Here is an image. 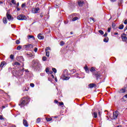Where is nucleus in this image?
Here are the masks:
<instances>
[{
  "mask_svg": "<svg viewBox=\"0 0 127 127\" xmlns=\"http://www.w3.org/2000/svg\"><path fill=\"white\" fill-rule=\"evenodd\" d=\"M30 101V98H29L28 96L23 97L21 99L19 103V106H20L21 108H23L25 105L28 104V102Z\"/></svg>",
  "mask_w": 127,
  "mask_h": 127,
  "instance_id": "nucleus-1",
  "label": "nucleus"
},
{
  "mask_svg": "<svg viewBox=\"0 0 127 127\" xmlns=\"http://www.w3.org/2000/svg\"><path fill=\"white\" fill-rule=\"evenodd\" d=\"M33 67L34 69H38L40 66V64L39 62L33 61Z\"/></svg>",
  "mask_w": 127,
  "mask_h": 127,
  "instance_id": "nucleus-2",
  "label": "nucleus"
},
{
  "mask_svg": "<svg viewBox=\"0 0 127 127\" xmlns=\"http://www.w3.org/2000/svg\"><path fill=\"white\" fill-rule=\"evenodd\" d=\"M119 115H120V113L118 111H115L113 112V116L112 117L113 120H117L118 117H119Z\"/></svg>",
  "mask_w": 127,
  "mask_h": 127,
  "instance_id": "nucleus-3",
  "label": "nucleus"
},
{
  "mask_svg": "<svg viewBox=\"0 0 127 127\" xmlns=\"http://www.w3.org/2000/svg\"><path fill=\"white\" fill-rule=\"evenodd\" d=\"M18 20H25L27 18L24 15H19L17 17Z\"/></svg>",
  "mask_w": 127,
  "mask_h": 127,
  "instance_id": "nucleus-4",
  "label": "nucleus"
},
{
  "mask_svg": "<svg viewBox=\"0 0 127 127\" xmlns=\"http://www.w3.org/2000/svg\"><path fill=\"white\" fill-rule=\"evenodd\" d=\"M6 15L8 20H9V21H10V20H13V17H12V16H11V15L9 14V12L8 11L7 12Z\"/></svg>",
  "mask_w": 127,
  "mask_h": 127,
  "instance_id": "nucleus-5",
  "label": "nucleus"
},
{
  "mask_svg": "<svg viewBox=\"0 0 127 127\" xmlns=\"http://www.w3.org/2000/svg\"><path fill=\"white\" fill-rule=\"evenodd\" d=\"M24 47L26 49H31V48H33V45H32V44H28L24 45Z\"/></svg>",
  "mask_w": 127,
  "mask_h": 127,
  "instance_id": "nucleus-6",
  "label": "nucleus"
},
{
  "mask_svg": "<svg viewBox=\"0 0 127 127\" xmlns=\"http://www.w3.org/2000/svg\"><path fill=\"white\" fill-rule=\"evenodd\" d=\"M39 10H40L39 8L38 7L35 8L33 9L32 12L33 13H38V11H39Z\"/></svg>",
  "mask_w": 127,
  "mask_h": 127,
  "instance_id": "nucleus-7",
  "label": "nucleus"
},
{
  "mask_svg": "<svg viewBox=\"0 0 127 127\" xmlns=\"http://www.w3.org/2000/svg\"><path fill=\"white\" fill-rule=\"evenodd\" d=\"M92 117L94 118V119H97L98 118V113L96 112H94L92 113Z\"/></svg>",
  "mask_w": 127,
  "mask_h": 127,
  "instance_id": "nucleus-8",
  "label": "nucleus"
},
{
  "mask_svg": "<svg viewBox=\"0 0 127 127\" xmlns=\"http://www.w3.org/2000/svg\"><path fill=\"white\" fill-rule=\"evenodd\" d=\"M62 79L63 80H69V79H70V77L66 76V75L65 74H63Z\"/></svg>",
  "mask_w": 127,
  "mask_h": 127,
  "instance_id": "nucleus-9",
  "label": "nucleus"
},
{
  "mask_svg": "<svg viewBox=\"0 0 127 127\" xmlns=\"http://www.w3.org/2000/svg\"><path fill=\"white\" fill-rule=\"evenodd\" d=\"M23 124L24 127H28V123H27V121H26V120H23Z\"/></svg>",
  "mask_w": 127,
  "mask_h": 127,
  "instance_id": "nucleus-10",
  "label": "nucleus"
},
{
  "mask_svg": "<svg viewBox=\"0 0 127 127\" xmlns=\"http://www.w3.org/2000/svg\"><path fill=\"white\" fill-rule=\"evenodd\" d=\"M95 75L96 77V80H98L100 77H101V74H100V72H97L95 74Z\"/></svg>",
  "mask_w": 127,
  "mask_h": 127,
  "instance_id": "nucleus-11",
  "label": "nucleus"
},
{
  "mask_svg": "<svg viewBox=\"0 0 127 127\" xmlns=\"http://www.w3.org/2000/svg\"><path fill=\"white\" fill-rule=\"evenodd\" d=\"M96 86V84L95 83H90L88 85L89 88L92 89V88H94V87Z\"/></svg>",
  "mask_w": 127,
  "mask_h": 127,
  "instance_id": "nucleus-12",
  "label": "nucleus"
},
{
  "mask_svg": "<svg viewBox=\"0 0 127 127\" xmlns=\"http://www.w3.org/2000/svg\"><path fill=\"white\" fill-rule=\"evenodd\" d=\"M13 66H20V64L17 62H15L12 64Z\"/></svg>",
  "mask_w": 127,
  "mask_h": 127,
  "instance_id": "nucleus-13",
  "label": "nucleus"
},
{
  "mask_svg": "<svg viewBox=\"0 0 127 127\" xmlns=\"http://www.w3.org/2000/svg\"><path fill=\"white\" fill-rule=\"evenodd\" d=\"M38 39H44V36H41V34H39L38 35Z\"/></svg>",
  "mask_w": 127,
  "mask_h": 127,
  "instance_id": "nucleus-14",
  "label": "nucleus"
},
{
  "mask_svg": "<svg viewBox=\"0 0 127 127\" xmlns=\"http://www.w3.org/2000/svg\"><path fill=\"white\" fill-rule=\"evenodd\" d=\"M31 38H32L33 39V40H35V38H34V36H33L32 35H28V39H31Z\"/></svg>",
  "mask_w": 127,
  "mask_h": 127,
  "instance_id": "nucleus-15",
  "label": "nucleus"
},
{
  "mask_svg": "<svg viewBox=\"0 0 127 127\" xmlns=\"http://www.w3.org/2000/svg\"><path fill=\"white\" fill-rule=\"evenodd\" d=\"M3 23H4L5 24H6V23H7V19H6V17H4L3 18Z\"/></svg>",
  "mask_w": 127,
  "mask_h": 127,
  "instance_id": "nucleus-16",
  "label": "nucleus"
},
{
  "mask_svg": "<svg viewBox=\"0 0 127 127\" xmlns=\"http://www.w3.org/2000/svg\"><path fill=\"white\" fill-rule=\"evenodd\" d=\"M122 39L123 40V41H127V38L126 36H122Z\"/></svg>",
  "mask_w": 127,
  "mask_h": 127,
  "instance_id": "nucleus-17",
  "label": "nucleus"
},
{
  "mask_svg": "<svg viewBox=\"0 0 127 127\" xmlns=\"http://www.w3.org/2000/svg\"><path fill=\"white\" fill-rule=\"evenodd\" d=\"M5 64V62H2L0 64V68H2L4 64Z\"/></svg>",
  "mask_w": 127,
  "mask_h": 127,
  "instance_id": "nucleus-18",
  "label": "nucleus"
},
{
  "mask_svg": "<svg viewBox=\"0 0 127 127\" xmlns=\"http://www.w3.org/2000/svg\"><path fill=\"white\" fill-rule=\"evenodd\" d=\"M78 3L79 6H83V3H84V2L82 1H78Z\"/></svg>",
  "mask_w": 127,
  "mask_h": 127,
  "instance_id": "nucleus-19",
  "label": "nucleus"
},
{
  "mask_svg": "<svg viewBox=\"0 0 127 127\" xmlns=\"http://www.w3.org/2000/svg\"><path fill=\"white\" fill-rule=\"evenodd\" d=\"M46 120L47 121V122H51V121L52 120V118H46Z\"/></svg>",
  "mask_w": 127,
  "mask_h": 127,
  "instance_id": "nucleus-20",
  "label": "nucleus"
},
{
  "mask_svg": "<svg viewBox=\"0 0 127 127\" xmlns=\"http://www.w3.org/2000/svg\"><path fill=\"white\" fill-rule=\"evenodd\" d=\"M125 26L123 24H121L119 26V29H124V27Z\"/></svg>",
  "mask_w": 127,
  "mask_h": 127,
  "instance_id": "nucleus-21",
  "label": "nucleus"
},
{
  "mask_svg": "<svg viewBox=\"0 0 127 127\" xmlns=\"http://www.w3.org/2000/svg\"><path fill=\"white\" fill-rule=\"evenodd\" d=\"M103 41L104 42H108V41H109V38L106 37V38H104V40H103Z\"/></svg>",
  "mask_w": 127,
  "mask_h": 127,
  "instance_id": "nucleus-22",
  "label": "nucleus"
},
{
  "mask_svg": "<svg viewBox=\"0 0 127 127\" xmlns=\"http://www.w3.org/2000/svg\"><path fill=\"white\" fill-rule=\"evenodd\" d=\"M79 19V18L78 17H75L72 18V21H76V20H78Z\"/></svg>",
  "mask_w": 127,
  "mask_h": 127,
  "instance_id": "nucleus-23",
  "label": "nucleus"
},
{
  "mask_svg": "<svg viewBox=\"0 0 127 127\" xmlns=\"http://www.w3.org/2000/svg\"><path fill=\"white\" fill-rule=\"evenodd\" d=\"M10 58L11 60H13L14 59V55H10Z\"/></svg>",
  "mask_w": 127,
  "mask_h": 127,
  "instance_id": "nucleus-24",
  "label": "nucleus"
},
{
  "mask_svg": "<svg viewBox=\"0 0 127 127\" xmlns=\"http://www.w3.org/2000/svg\"><path fill=\"white\" fill-rule=\"evenodd\" d=\"M84 69H85L86 72H87V73H89V69L88 68V67L85 66Z\"/></svg>",
  "mask_w": 127,
  "mask_h": 127,
  "instance_id": "nucleus-25",
  "label": "nucleus"
},
{
  "mask_svg": "<svg viewBox=\"0 0 127 127\" xmlns=\"http://www.w3.org/2000/svg\"><path fill=\"white\" fill-rule=\"evenodd\" d=\"M126 92V89H122L120 90V93H125Z\"/></svg>",
  "mask_w": 127,
  "mask_h": 127,
  "instance_id": "nucleus-26",
  "label": "nucleus"
},
{
  "mask_svg": "<svg viewBox=\"0 0 127 127\" xmlns=\"http://www.w3.org/2000/svg\"><path fill=\"white\" fill-rule=\"evenodd\" d=\"M49 52L48 51H46V56H47V57H49Z\"/></svg>",
  "mask_w": 127,
  "mask_h": 127,
  "instance_id": "nucleus-27",
  "label": "nucleus"
},
{
  "mask_svg": "<svg viewBox=\"0 0 127 127\" xmlns=\"http://www.w3.org/2000/svg\"><path fill=\"white\" fill-rule=\"evenodd\" d=\"M22 48V47H21V46H18L17 47V50H20Z\"/></svg>",
  "mask_w": 127,
  "mask_h": 127,
  "instance_id": "nucleus-28",
  "label": "nucleus"
},
{
  "mask_svg": "<svg viewBox=\"0 0 127 127\" xmlns=\"http://www.w3.org/2000/svg\"><path fill=\"white\" fill-rule=\"evenodd\" d=\"M52 70H53V71L54 72H55V73H57V70L56 69V68H52Z\"/></svg>",
  "mask_w": 127,
  "mask_h": 127,
  "instance_id": "nucleus-29",
  "label": "nucleus"
},
{
  "mask_svg": "<svg viewBox=\"0 0 127 127\" xmlns=\"http://www.w3.org/2000/svg\"><path fill=\"white\" fill-rule=\"evenodd\" d=\"M46 72L48 74L49 73V67H47L46 68Z\"/></svg>",
  "mask_w": 127,
  "mask_h": 127,
  "instance_id": "nucleus-30",
  "label": "nucleus"
},
{
  "mask_svg": "<svg viewBox=\"0 0 127 127\" xmlns=\"http://www.w3.org/2000/svg\"><path fill=\"white\" fill-rule=\"evenodd\" d=\"M26 4H25V3H22L21 5V7H22V8H23V7H25Z\"/></svg>",
  "mask_w": 127,
  "mask_h": 127,
  "instance_id": "nucleus-31",
  "label": "nucleus"
},
{
  "mask_svg": "<svg viewBox=\"0 0 127 127\" xmlns=\"http://www.w3.org/2000/svg\"><path fill=\"white\" fill-rule=\"evenodd\" d=\"M99 32L100 33V34H101V35H103V34H104V31H102L101 30H100L99 31Z\"/></svg>",
  "mask_w": 127,
  "mask_h": 127,
  "instance_id": "nucleus-32",
  "label": "nucleus"
},
{
  "mask_svg": "<svg viewBox=\"0 0 127 127\" xmlns=\"http://www.w3.org/2000/svg\"><path fill=\"white\" fill-rule=\"evenodd\" d=\"M41 121V120L40 118H38V119H37V120H36V123H40V121Z\"/></svg>",
  "mask_w": 127,
  "mask_h": 127,
  "instance_id": "nucleus-33",
  "label": "nucleus"
},
{
  "mask_svg": "<svg viewBox=\"0 0 127 127\" xmlns=\"http://www.w3.org/2000/svg\"><path fill=\"white\" fill-rule=\"evenodd\" d=\"M24 71V68H23L19 70V72H21V73H23Z\"/></svg>",
  "mask_w": 127,
  "mask_h": 127,
  "instance_id": "nucleus-34",
  "label": "nucleus"
},
{
  "mask_svg": "<svg viewBox=\"0 0 127 127\" xmlns=\"http://www.w3.org/2000/svg\"><path fill=\"white\" fill-rule=\"evenodd\" d=\"M91 72H93V71H95V68L94 67H92L90 69Z\"/></svg>",
  "mask_w": 127,
  "mask_h": 127,
  "instance_id": "nucleus-35",
  "label": "nucleus"
},
{
  "mask_svg": "<svg viewBox=\"0 0 127 127\" xmlns=\"http://www.w3.org/2000/svg\"><path fill=\"white\" fill-rule=\"evenodd\" d=\"M42 59H43V61H46V60L47 59V58H46V57H43Z\"/></svg>",
  "mask_w": 127,
  "mask_h": 127,
  "instance_id": "nucleus-36",
  "label": "nucleus"
},
{
  "mask_svg": "<svg viewBox=\"0 0 127 127\" xmlns=\"http://www.w3.org/2000/svg\"><path fill=\"white\" fill-rule=\"evenodd\" d=\"M64 44H65V43H64V42H63V41L61 42V46H63V45H64Z\"/></svg>",
  "mask_w": 127,
  "mask_h": 127,
  "instance_id": "nucleus-37",
  "label": "nucleus"
},
{
  "mask_svg": "<svg viewBox=\"0 0 127 127\" xmlns=\"http://www.w3.org/2000/svg\"><path fill=\"white\" fill-rule=\"evenodd\" d=\"M48 50H50V47H47V48L45 49V51H48Z\"/></svg>",
  "mask_w": 127,
  "mask_h": 127,
  "instance_id": "nucleus-38",
  "label": "nucleus"
},
{
  "mask_svg": "<svg viewBox=\"0 0 127 127\" xmlns=\"http://www.w3.org/2000/svg\"><path fill=\"white\" fill-rule=\"evenodd\" d=\"M19 43H20V41H19V40H16V44H19Z\"/></svg>",
  "mask_w": 127,
  "mask_h": 127,
  "instance_id": "nucleus-39",
  "label": "nucleus"
},
{
  "mask_svg": "<svg viewBox=\"0 0 127 127\" xmlns=\"http://www.w3.org/2000/svg\"><path fill=\"white\" fill-rule=\"evenodd\" d=\"M98 116L99 117H101V116H102V112H101V111L98 112Z\"/></svg>",
  "mask_w": 127,
  "mask_h": 127,
  "instance_id": "nucleus-40",
  "label": "nucleus"
},
{
  "mask_svg": "<svg viewBox=\"0 0 127 127\" xmlns=\"http://www.w3.org/2000/svg\"><path fill=\"white\" fill-rule=\"evenodd\" d=\"M59 104L60 106H63V105H64V103H63V102H59Z\"/></svg>",
  "mask_w": 127,
  "mask_h": 127,
  "instance_id": "nucleus-41",
  "label": "nucleus"
},
{
  "mask_svg": "<svg viewBox=\"0 0 127 127\" xmlns=\"http://www.w3.org/2000/svg\"><path fill=\"white\" fill-rule=\"evenodd\" d=\"M30 86L31 87H32V88H33V87H34V83H31V84H30Z\"/></svg>",
  "mask_w": 127,
  "mask_h": 127,
  "instance_id": "nucleus-42",
  "label": "nucleus"
},
{
  "mask_svg": "<svg viewBox=\"0 0 127 127\" xmlns=\"http://www.w3.org/2000/svg\"><path fill=\"white\" fill-rule=\"evenodd\" d=\"M11 2L12 3H13L14 4H15L16 2L14 0H11Z\"/></svg>",
  "mask_w": 127,
  "mask_h": 127,
  "instance_id": "nucleus-43",
  "label": "nucleus"
},
{
  "mask_svg": "<svg viewBox=\"0 0 127 127\" xmlns=\"http://www.w3.org/2000/svg\"><path fill=\"white\" fill-rule=\"evenodd\" d=\"M0 120H3V118L2 117V116L0 115Z\"/></svg>",
  "mask_w": 127,
  "mask_h": 127,
  "instance_id": "nucleus-44",
  "label": "nucleus"
},
{
  "mask_svg": "<svg viewBox=\"0 0 127 127\" xmlns=\"http://www.w3.org/2000/svg\"><path fill=\"white\" fill-rule=\"evenodd\" d=\"M108 36V33H105V34L104 35V37H106Z\"/></svg>",
  "mask_w": 127,
  "mask_h": 127,
  "instance_id": "nucleus-45",
  "label": "nucleus"
},
{
  "mask_svg": "<svg viewBox=\"0 0 127 127\" xmlns=\"http://www.w3.org/2000/svg\"><path fill=\"white\" fill-rule=\"evenodd\" d=\"M90 19H91V20H93V22H95V19L94 18H90Z\"/></svg>",
  "mask_w": 127,
  "mask_h": 127,
  "instance_id": "nucleus-46",
  "label": "nucleus"
},
{
  "mask_svg": "<svg viewBox=\"0 0 127 127\" xmlns=\"http://www.w3.org/2000/svg\"><path fill=\"white\" fill-rule=\"evenodd\" d=\"M123 0H119V3H123Z\"/></svg>",
  "mask_w": 127,
  "mask_h": 127,
  "instance_id": "nucleus-47",
  "label": "nucleus"
},
{
  "mask_svg": "<svg viewBox=\"0 0 127 127\" xmlns=\"http://www.w3.org/2000/svg\"><path fill=\"white\" fill-rule=\"evenodd\" d=\"M108 32H111V28L108 29Z\"/></svg>",
  "mask_w": 127,
  "mask_h": 127,
  "instance_id": "nucleus-48",
  "label": "nucleus"
},
{
  "mask_svg": "<svg viewBox=\"0 0 127 127\" xmlns=\"http://www.w3.org/2000/svg\"><path fill=\"white\" fill-rule=\"evenodd\" d=\"M124 23H125V24H127V19H126V20H125Z\"/></svg>",
  "mask_w": 127,
  "mask_h": 127,
  "instance_id": "nucleus-49",
  "label": "nucleus"
},
{
  "mask_svg": "<svg viewBox=\"0 0 127 127\" xmlns=\"http://www.w3.org/2000/svg\"><path fill=\"white\" fill-rule=\"evenodd\" d=\"M34 51L35 52H37V48H35Z\"/></svg>",
  "mask_w": 127,
  "mask_h": 127,
  "instance_id": "nucleus-50",
  "label": "nucleus"
},
{
  "mask_svg": "<svg viewBox=\"0 0 127 127\" xmlns=\"http://www.w3.org/2000/svg\"><path fill=\"white\" fill-rule=\"evenodd\" d=\"M16 8H17V11H19V10H20V8H18V7H16Z\"/></svg>",
  "mask_w": 127,
  "mask_h": 127,
  "instance_id": "nucleus-51",
  "label": "nucleus"
},
{
  "mask_svg": "<svg viewBox=\"0 0 127 127\" xmlns=\"http://www.w3.org/2000/svg\"><path fill=\"white\" fill-rule=\"evenodd\" d=\"M52 73H53V72H52V71H50L48 73V74H52Z\"/></svg>",
  "mask_w": 127,
  "mask_h": 127,
  "instance_id": "nucleus-52",
  "label": "nucleus"
},
{
  "mask_svg": "<svg viewBox=\"0 0 127 127\" xmlns=\"http://www.w3.org/2000/svg\"><path fill=\"white\" fill-rule=\"evenodd\" d=\"M117 0H110L111 1H112V2H115V1H116Z\"/></svg>",
  "mask_w": 127,
  "mask_h": 127,
  "instance_id": "nucleus-53",
  "label": "nucleus"
},
{
  "mask_svg": "<svg viewBox=\"0 0 127 127\" xmlns=\"http://www.w3.org/2000/svg\"><path fill=\"white\" fill-rule=\"evenodd\" d=\"M55 103H56V104H58V101H57V100H55Z\"/></svg>",
  "mask_w": 127,
  "mask_h": 127,
  "instance_id": "nucleus-54",
  "label": "nucleus"
},
{
  "mask_svg": "<svg viewBox=\"0 0 127 127\" xmlns=\"http://www.w3.org/2000/svg\"><path fill=\"white\" fill-rule=\"evenodd\" d=\"M25 71L26 72V73L29 72V71H28V69H25Z\"/></svg>",
  "mask_w": 127,
  "mask_h": 127,
  "instance_id": "nucleus-55",
  "label": "nucleus"
},
{
  "mask_svg": "<svg viewBox=\"0 0 127 127\" xmlns=\"http://www.w3.org/2000/svg\"><path fill=\"white\" fill-rule=\"evenodd\" d=\"M18 6H19V2H17V7H18Z\"/></svg>",
  "mask_w": 127,
  "mask_h": 127,
  "instance_id": "nucleus-56",
  "label": "nucleus"
},
{
  "mask_svg": "<svg viewBox=\"0 0 127 127\" xmlns=\"http://www.w3.org/2000/svg\"><path fill=\"white\" fill-rule=\"evenodd\" d=\"M55 7H56V8H58V7H59V6H58V5H56Z\"/></svg>",
  "mask_w": 127,
  "mask_h": 127,
  "instance_id": "nucleus-57",
  "label": "nucleus"
},
{
  "mask_svg": "<svg viewBox=\"0 0 127 127\" xmlns=\"http://www.w3.org/2000/svg\"><path fill=\"white\" fill-rule=\"evenodd\" d=\"M118 33H114V35H118Z\"/></svg>",
  "mask_w": 127,
  "mask_h": 127,
  "instance_id": "nucleus-58",
  "label": "nucleus"
},
{
  "mask_svg": "<svg viewBox=\"0 0 127 127\" xmlns=\"http://www.w3.org/2000/svg\"><path fill=\"white\" fill-rule=\"evenodd\" d=\"M2 3H3V2H2V1H0V4H2Z\"/></svg>",
  "mask_w": 127,
  "mask_h": 127,
  "instance_id": "nucleus-59",
  "label": "nucleus"
},
{
  "mask_svg": "<svg viewBox=\"0 0 127 127\" xmlns=\"http://www.w3.org/2000/svg\"><path fill=\"white\" fill-rule=\"evenodd\" d=\"M51 76H52V78H54V75L51 74Z\"/></svg>",
  "mask_w": 127,
  "mask_h": 127,
  "instance_id": "nucleus-60",
  "label": "nucleus"
},
{
  "mask_svg": "<svg viewBox=\"0 0 127 127\" xmlns=\"http://www.w3.org/2000/svg\"><path fill=\"white\" fill-rule=\"evenodd\" d=\"M2 109H5V106H2Z\"/></svg>",
  "mask_w": 127,
  "mask_h": 127,
  "instance_id": "nucleus-61",
  "label": "nucleus"
},
{
  "mask_svg": "<svg viewBox=\"0 0 127 127\" xmlns=\"http://www.w3.org/2000/svg\"><path fill=\"white\" fill-rule=\"evenodd\" d=\"M55 81H56V82H57L58 81V80H57V78H55Z\"/></svg>",
  "mask_w": 127,
  "mask_h": 127,
  "instance_id": "nucleus-62",
  "label": "nucleus"
},
{
  "mask_svg": "<svg viewBox=\"0 0 127 127\" xmlns=\"http://www.w3.org/2000/svg\"><path fill=\"white\" fill-rule=\"evenodd\" d=\"M70 34H74V33L73 32H71Z\"/></svg>",
  "mask_w": 127,
  "mask_h": 127,
  "instance_id": "nucleus-63",
  "label": "nucleus"
},
{
  "mask_svg": "<svg viewBox=\"0 0 127 127\" xmlns=\"http://www.w3.org/2000/svg\"><path fill=\"white\" fill-rule=\"evenodd\" d=\"M125 97L126 98H127V94L125 95Z\"/></svg>",
  "mask_w": 127,
  "mask_h": 127,
  "instance_id": "nucleus-64",
  "label": "nucleus"
}]
</instances>
